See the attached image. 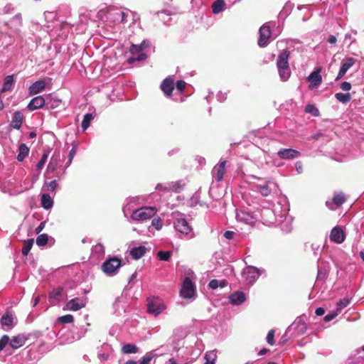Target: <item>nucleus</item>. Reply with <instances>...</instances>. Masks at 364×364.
Listing matches in <instances>:
<instances>
[{
    "label": "nucleus",
    "mask_w": 364,
    "mask_h": 364,
    "mask_svg": "<svg viewBox=\"0 0 364 364\" xmlns=\"http://www.w3.org/2000/svg\"><path fill=\"white\" fill-rule=\"evenodd\" d=\"M48 236L46 234H41L36 238V244L38 246H44L48 243Z\"/></svg>",
    "instance_id": "nucleus-38"
},
{
    "label": "nucleus",
    "mask_w": 364,
    "mask_h": 364,
    "mask_svg": "<svg viewBox=\"0 0 364 364\" xmlns=\"http://www.w3.org/2000/svg\"><path fill=\"white\" fill-rule=\"evenodd\" d=\"M268 351H269V350L267 348H264L262 350H260V351L258 353V355H263L266 354L267 352H268Z\"/></svg>",
    "instance_id": "nucleus-62"
},
{
    "label": "nucleus",
    "mask_w": 364,
    "mask_h": 364,
    "mask_svg": "<svg viewBox=\"0 0 364 364\" xmlns=\"http://www.w3.org/2000/svg\"><path fill=\"white\" fill-rule=\"evenodd\" d=\"M171 251H160L158 252L157 256L160 260L168 261L171 256Z\"/></svg>",
    "instance_id": "nucleus-40"
},
{
    "label": "nucleus",
    "mask_w": 364,
    "mask_h": 364,
    "mask_svg": "<svg viewBox=\"0 0 364 364\" xmlns=\"http://www.w3.org/2000/svg\"><path fill=\"white\" fill-rule=\"evenodd\" d=\"M208 287L212 289H216L219 287V281L218 279H212L209 284Z\"/></svg>",
    "instance_id": "nucleus-51"
},
{
    "label": "nucleus",
    "mask_w": 364,
    "mask_h": 364,
    "mask_svg": "<svg viewBox=\"0 0 364 364\" xmlns=\"http://www.w3.org/2000/svg\"><path fill=\"white\" fill-rule=\"evenodd\" d=\"M139 348L134 344L127 343L122 347V352L125 354L136 353Z\"/></svg>",
    "instance_id": "nucleus-26"
},
{
    "label": "nucleus",
    "mask_w": 364,
    "mask_h": 364,
    "mask_svg": "<svg viewBox=\"0 0 364 364\" xmlns=\"http://www.w3.org/2000/svg\"><path fill=\"white\" fill-rule=\"evenodd\" d=\"M46 83L44 80H40L33 83L29 87V94L36 95L46 89Z\"/></svg>",
    "instance_id": "nucleus-17"
},
{
    "label": "nucleus",
    "mask_w": 364,
    "mask_h": 364,
    "mask_svg": "<svg viewBox=\"0 0 364 364\" xmlns=\"http://www.w3.org/2000/svg\"><path fill=\"white\" fill-rule=\"evenodd\" d=\"M151 224L156 230H161L162 228L161 220L159 218L153 219Z\"/></svg>",
    "instance_id": "nucleus-48"
},
{
    "label": "nucleus",
    "mask_w": 364,
    "mask_h": 364,
    "mask_svg": "<svg viewBox=\"0 0 364 364\" xmlns=\"http://www.w3.org/2000/svg\"><path fill=\"white\" fill-rule=\"evenodd\" d=\"M229 299L231 304L234 305H240L246 300V296L244 292L237 291L232 293L230 296Z\"/></svg>",
    "instance_id": "nucleus-19"
},
{
    "label": "nucleus",
    "mask_w": 364,
    "mask_h": 364,
    "mask_svg": "<svg viewBox=\"0 0 364 364\" xmlns=\"http://www.w3.org/2000/svg\"><path fill=\"white\" fill-rule=\"evenodd\" d=\"M33 245V239H28V240L24 241L23 246L22 250H21L22 254L24 256L28 255Z\"/></svg>",
    "instance_id": "nucleus-33"
},
{
    "label": "nucleus",
    "mask_w": 364,
    "mask_h": 364,
    "mask_svg": "<svg viewBox=\"0 0 364 364\" xmlns=\"http://www.w3.org/2000/svg\"><path fill=\"white\" fill-rule=\"evenodd\" d=\"M58 321L62 323H70L74 321V317L70 314H67L58 318Z\"/></svg>",
    "instance_id": "nucleus-44"
},
{
    "label": "nucleus",
    "mask_w": 364,
    "mask_h": 364,
    "mask_svg": "<svg viewBox=\"0 0 364 364\" xmlns=\"http://www.w3.org/2000/svg\"><path fill=\"white\" fill-rule=\"evenodd\" d=\"M26 341V338L23 335L14 336L10 341V346L12 348L16 349L23 346Z\"/></svg>",
    "instance_id": "nucleus-21"
},
{
    "label": "nucleus",
    "mask_w": 364,
    "mask_h": 364,
    "mask_svg": "<svg viewBox=\"0 0 364 364\" xmlns=\"http://www.w3.org/2000/svg\"><path fill=\"white\" fill-rule=\"evenodd\" d=\"M146 48L145 41L142 42L141 44H132L130 47L129 52L132 54H135L141 52Z\"/></svg>",
    "instance_id": "nucleus-36"
},
{
    "label": "nucleus",
    "mask_w": 364,
    "mask_h": 364,
    "mask_svg": "<svg viewBox=\"0 0 364 364\" xmlns=\"http://www.w3.org/2000/svg\"><path fill=\"white\" fill-rule=\"evenodd\" d=\"M355 59L353 58H348L345 60V61L342 63V65L340 68L338 74L336 78V80L341 79L348 71L349 68H350L355 63Z\"/></svg>",
    "instance_id": "nucleus-15"
},
{
    "label": "nucleus",
    "mask_w": 364,
    "mask_h": 364,
    "mask_svg": "<svg viewBox=\"0 0 364 364\" xmlns=\"http://www.w3.org/2000/svg\"><path fill=\"white\" fill-rule=\"evenodd\" d=\"M224 0H216L212 5V10L213 14H219L225 7Z\"/></svg>",
    "instance_id": "nucleus-27"
},
{
    "label": "nucleus",
    "mask_w": 364,
    "mask_h": 364,
    "mask_svg": "<svg viewBox=\"0 0 364 364\" xmlns=\"http://www.w3.org/2000/svg\"><path fill=\"white\" fill-rule=\"evenodd\" d=\"M14 83L13 75H8L5 77L1 92H6L11 89Z\"/></svg>",
    "instance_id": "nucleus-32"
},
{
    "label": "nucleus",
    "mask_w": 364,
    "mask_h": 364,
    "mask_svg": "<svg viewBox=\"0 0 364 364\" xmlns=\"http://www.w3.org/2000/svg\"><path fill=\"white\" fill-rule=\"evenodd\" d=\"M161 89L166 97H171L174 90L173 80L171 77L165 78L161 84Z\"/></svg>",
    "instance_id": "nucleus-12"
},
{
    "label": "nucleus",
    "mask_w": 364,
    "mask_h": 364,
    "mask_svg": "<svg viewBox=\"0 0 364 364\" xmlns=\"http://www.w3.org/2000/svg\"><path fill=\"white\" fill-rule=\"evenodd\" d=\"M46 104V100L43 96H37L33 97L28 103L27 108L30 111H34L36 109L43 107Z\"/></svg>",
    "instance_id": "nucleus-14"
},
{
    "label": "nucleus",
    "mask_w": 364,
    "mask_h": 364,
    "mask_svg": "<svg viewBox=\"0 0 364 364\" xmlns=\"http://www.w3.org/2000/svg\"><path fill=\"white\" fill-rule=\"evenodd\" d=\"M321 68H317L314 72H312L309 77H307V80L310 82L309 85V88L310 90H314L318 87L322 83V77L321 75Z\"/></svg>",
    "instance_id": "nucleus-8"
},
{
    "label": "nucleus",
    "mask_w": 364,
    "mask_h": 364,
    "mask_svg": "<svg viewBox=\"0 0 364 364\" xmlns=\"http://www.w3.org/2000/svg\"><path fill=\"white\" fill-rule=\"evenodd\" d=\"M48 157V152H44L41 160L36 164V168L38 171H41L45 163L46 162Z\"/></svg>",
    "instance_id": "nucleus-42"
},
{
    "label": "nucleus",
    "mask_w": 364,
    "mask_h": 364,
    "mask_svg": "<svg viewBox=\"0 0 364 364\" xmlns=\"http://www.w3.org/2000/svg\"><path fill=\"white\" fill-rule=\"evenodd\" d=\"M94 119V115L91 113H87L84 115L83 120L81 124V127L83 131H85L90 124V122Z\"/></svg>",
    "instance_id": "nucleus-30"
},
{
    "label": "nucleus",
    "mask_w": 364,
    "mask_h": 364,
    "mask_svg": "<svg viewBox=\"0 0 364 364\" xmlns=\"http://www.w3.org/2000/svg\"><path fill=\"white\" fill-rule=\"evenodd\" d=\"M277 154L282 159H293L301 156L299 151L292 149H282L278 151Z\"/></svg>",
    "instance_id": "nucleus-10"
},
{
    "label": "nucleus",
    "mask_w": 364,
    "mask_h": 364,
    "mask_svg": "<svg viewBox=\"0 0 364 364\" xmlns=\"http://www.w3.org/2000/svg\"><path fill=\"white\" fill-rule=\"evenodd\" d=\"M315 313L316 316H321L325 314V309L322 307H318L316 309Z\"/></svg>",
    "instance_id": "nucleus-58"
},
{
    "label": "nucleus",
    "mask_w": 364,
    "mask_h": 364,
    "mask_svg": "<svg viewBox=\"0 0 364 364\" xmlns=\"http://www.w3.org/2000/svg\"><path fill=\"white\" fill-rule=\"evenodd\" d=\"M259 37L258 39V45L259 47H265L269 43V40L272 36V31L269 26L264 24L259 30Z\"/></svg>",
    "instance_id": "nucleus-7"
},
{
    "label": "nucleus",
    "mask_w": 364,
    "mask_h": 364,
    "mask_svg": "<svg viewBox=\"0 0 364 364\" xmlns=\"http://www.w3.org/2000/svg\"><path fill=\"white\" fill-rule=\"evenodd\" d=\"M157 212V209L152 206H144L134 210L132 214V219L136 221H144L151 218Z\"/></svg>",
    "instance_id": "nucleus-2"
},
{
    "label": "nucleus",
    "mask_w": 364,
    "mask_h": 364,
    "mask_svg": "<svg viewBox=\"0 0 364 364\" xmlns=\"http://www.w3.org/2000/svg\"><path fill=\"white\" fill-rule=\"evenodd\" d=\"M296 171L299 173H301L303 172V164L301 161H299L295 164Z\"/></svg>",
    "instance_id": "nucleus-55"
},
{
    "label": "nucleus",
    "mask_w": 364,
    "mask_h": 364,
    "mask_svg": "<svg viewBox=\"0 0 364 364\" xmlns=\"http://www.w3.org/2000/svg\"><path fill=\"white\" fill-rule=\"evenodd\" d=\"M165 187H166V186H163L162 184H158V185L156 186V188L157 190H159V191H166L164 190V188H165Z\"/></svg>",
    "instance_id": "nucleus-64"
},
{
    "label": "nucleus",
    "mask_w": 364,
    "mask_h": 364,
    "mask_svg": "<svg viewBox=\"0 0 364 364\" xmlns=\"http://www.w3.org/2000/svg\"><path fill=\"white\" fill-rule=\"evenodd\" d=\"M337 316V314L336 313H331V314H327L326 316H325L324 317V321L326 322H328V321H331V320H333L334 318H336V316Z\"/></svg>",
    "instance_id": "nucleus-56"
},
{
    "label": "nucleus",
    "mask_w": 364,
    "mask_h": 364,
    "mask_svg": "<svg viewBox=\"0 0 364 364\" xmlns=\"http://www.w3.org/2000/svg\"><path fill=\"white\" fill-rule=\"evenodd\" d=\"M146 252V248L144 246L134 247L130 250V255L134 259L141 258Z\"/></svg>",
    "instance_id": "nucleus-23"
},
{
    "label": "nucleus",
    "mask_w": 364,
    "mask_h": 364,
    "mask_svg": "<svg viewBox=\"0 0 364 364\" xmlns=\"http://www.w3.org/2000/svg\"><path fill=\"white\" fill-rule=\"evenodd\" d=\"M186 85V83L183 80H178L176 82V88L180 92V93L184 90Z\"/></svg>",
    "instance_id": "nucleus-49"
},
{
    "label": "nucleus",
    "mask_w": 364,
    "mask_h": 364,
    "mask_svg": "<svg viewBox=\"0 0 364 364\" xmlns=\"http://www.w3.org/2000/svg\"><path fill=\"white\" fill-rule=\"evenodd\" d=\"M23 116L21 112L16 111L14 113L11 126L15 129H20L23 123Z\"/></svg>",
    "instance_id": "nucleus-20"
},
{
    "label": "nucleus",
    "mask_w": 364,
    "mask_h": 364,
    "mask_svg": "<svg viewBox=\"0 0 364 364\" xmlns=\"http://www.w3.org/2000/svg\"><path fill=\"white\" fill-rule=\"evenodd\" d=\"M335 97L337 100L342 103H348L351 100V95L348 92L342 93L338 92L335 95Z\"/></svg>",
    "instance_id": "nucleus-29"
},
{
    "label": "nucleus",
    "mask_w": 364,
    "mask_h": 364,
    "mask_svg": "<svg viewBox=\"0 0 364 364\" xmlns=\"http://www.w3.org/2000/svg\"><path fill=\"white\" fill-rule=\"evenodd\" d=\"M180 294L182 297L186 299H191L193 297L195 294V286L189 277L185 278Z\"/></svg>",
    "instance_id": "nucleus-6"
},
{
    "label": "nucleus",
    "mask_w": 364,
    "mask_h": 364,
    "mask_svg": "<svg viewBox=\"0 0 364 364\" xmlns=\"http://www.w3.org/2000/svg\"><path fill=\"white\" fill-rule=\"evenodd\" d=\"M305 112L314 116H318L319 113L318 109L314 105H307L305 107Z\"/></svg>",
    "instance_id": "nucleus-43"
},
{
    "label": "nucleus",
    "mask_w": 364,
    "mask_h": 364,
    "mask_svg": "<svg viewBox=\"0 0 364 364\" xmlns=\"http://www.w3.org/2000/svg\"><path fill=\"white\" fill-rule=\"evenodd\" d=\"M261 275V271L252 266L245 267L242 272V277L247 286H252Z\"/></svg>",
    "instance_id": "nucleus-3"
},
{
    "label": "nucleus",
    "mask_w": 364,
    "mask_h": 364,
    "mask_svg": "<svg viewBox=\"0 0 364 364\" xmlns=\"http://www.w3.org/2000/svg\"><path fill=\"white\" fill-rule=\"evenodd\" d=\"M332 200L335 205L341 206L346 202V198L343 193H339L334 196Z\"/></svg>",
    "instance_id": "nucleus-31"
},
{
    "label": "nucleus",
    "mask_w": 364,
    "mask_h": 364,
    "mask_svg": "<svg viewBox=\"0 0 364 364\" xmlns=\"http://www.w3.org/2000/svg\"><path fill=\"white\" fill-rule=\"evenodd\" d=\"M122 265V260L117 257L107 259L102 264V270L108 275L115 274Z\"/></svg>",
    "instance_id": "nucleus-4"
},
{
    "label": "nucleus",
    "mask_w": 364,
    "mask_h": 364,
    "mask_svg": "<svg viewBox=\"0 0 364 364\" xmlns=\"http://www.w3.org/2000/svg\"><path fill=\"white\" fill-rule=\"evenodd\" d=\"M57 181L56 180H53L50 182H47L45 183L44 187L47 191L54 192L57 188Z\"/></svg>",
    "instance_id": "nucleus-41"
},
{
    "label": "nucleus",
    "mask_w": 364,
    "mask_h": 364,
    "mask_svg": "<svg viewBox=\"0 0 364 364\" xmlns=\"http://www.w3.org/2000/svg\"><path fill=\"white\" fill-rule=\"evenodd\" d=\"M87 304L86 298H74L70 300L66 304V308L68 310L76 311L84 307H85Z\"/></svg>",
    "instance_id": "nucleus-9"
},
{
    "label": "nucleus",
    "mask_w": 364,
    "mask_h": 364,
    "mask_svg": "<svg viewBox=\"0 0 364 364\" xmlns=\"http://www.w3.org/2000/svg\"><path fill=\"white\" fill-rule=\"evenodd\" d=\"M290 52L287 50H284L278 55L277 60V67L280 76L283 81L289 79L291 75V71L289 65V58Z\"/></svg>",
    "instance_id": "nucleus-1"
},
{
    "label": "nucleus",
    "mask_w": 364,
    "mask_h": 364,
    "mask_svg": "<svg viewBox=\"0 0 364 364\" xmlns=\"http://www.w3.org/2000/svg\"><path fill=\"white\" fill-rule=\"evenodd\" d=\"M63 293V288L59 287L57 289H53L49 294V299L50 300L54 299V300H59L60 296Z\"/></svg>",
    "instance_id": "nucleus-37"
},
{
    "label": "nucleus",
    "mask_w": 364,
    "mask_h": 364,
    "mask_svg": "<svg viewBox=\"0 0 364 364\" xmlns=\"http://www.w3.org/2000/svg\"><path fill=\"white\" fill-rule=\"evenodd\" d=\"M60 104H61L60 100H58L56 98H53L50 101L49 109H54L57 108L58 107H59L60 105Z\"/></svg>",
    "instance_id": "nucleus-45"
},
{
    "label": "nucleus",
    "mask_w": 364,
    "mask_h": 364,
    "mask_svg": "<svg viewBox=\"0 0 364 364\" xmlns=\"http://www.w3.org/2000/svg\"><path fill=\"white\" fill-rule=\"evenodd\" d=\"M216 357V353L214 351L207 352L205 355V363L215 364Z\"/></svg>",
    "instance_id": "nucleus-39"
},
{
    "label": "nucleus",
    "mask_w": 364,
    "mask_h": 364,
    "mask_svg": "<svg viewBox=\"0 0 364 364\" xmlns=\"http://www.w3.org/2000/svg\"><path fill=\"white\" fill-rule=\"evenodd\" d=\"M29 151V148L25 144H21L18 149V154L16 157L17 160L18 161H23L28 155Z\"/></svg>",
    "instance_id": "nucleus-24"
},
{
    "label": "nucleus",
    "mask_w": 364,
    "mask_h": 364,
    "mask_svg": "<svg viewBox=\"0 0 364 364\" xmlns=\"http://www.w3.org/2000/svg\"><path fill=\"white\" fill-rule=\"evenodd\" d=\"M46 222L43 221L40 223V225L36 228V233L39 234L45 228Z\"/></svg>",
    "instance_id": "nucleus-57"
},
{
    "label": "nucleus",
    "mask_w": 364,
    "mask_h": 364,
    "mask_svg": "<svg viewBox=\"0 0 364 364\" xmlns=\"http://www.w3.org/2000/svg\"><path fill=\"white\" fill-rule=\"evenodd\" d=\"M328 42L331 44H334L337 42V38L333 35H330L328 38Z\"/></svg>",
    "instance_id": "nucleus-61"
},
{
    "label": "nucleus",
    "mask_w": 364,
    "mask_h": 364,
    "mask_svg": "<svg viewBox=\"0 0 364 364\" xmlns=\"http://www.w3.org/2000/svg\"><path fill=\"white\" fill-rule=\"evenodd\" d=\"M13 316L11 314L6 313L2 316L1 323L3 326H11L13 324Z\"/></svg>",
    "instance_id": "nucleus-34"
},
{
    "label": "nucleus",
    "mask_w": 364,
    "mask_h": 364,
    "mask_svg": "<svg viewBox=\"0 0 364 364\" xmlns=\"http://www.w3.org/2000/svg\"><path fill=\"white\" fill-rule=\"evenodd\" d=\"M226 161H220L217 166H215L213 171L216 172V181H221L226 173Z\"/></svg>",
    "instance_id": "nucleus-18"
},
{
    "label": "nucleus",
    "mask_w": 364,
    "mask_h": 364,
    "mask_svg": "<svg viewBox=\"0 0 364 364\" xmlns=\"http://www.w3.org/2000/svg\"><path fill=\"white\" fill-rule=\"evenodd\" d=\"M274 331L270 330L268 332L267 336V342L271 346L274 345Z\"/></svg>",
    "instance_id": "nucleus-47"
},
{
    "label": "nucleus",
    "mask_w": 364,
    "mask_h": 364,
    "mask_svg": "<svg viewBox=\"0 0 364 364\" xmlns=\"http://www.w3.org/2000/svg\"><path fill=\"white\" fill-rule=\"evenodd\" d=\"M183 187L184 184H183L181 181H172L168 183V186H166L164 190L166 192L173 191L175 193H179L183 189Z\"/></svg>",
    "instance_id": "nucleus-22"
},
{
    "label": "nucleus",
    "mask_w": 364,
    "mask_h": 364,
    "mask_svg": "<svg viewBox=\"0 0 364 364\" xmlns=\"http://www.w3.org/2000/svg\"><path fill=\"white\" fill-rule=\"evenodd\" d=\"M234 234L235 233L232 231H226L224 233V237L228 240H231L233 238Z\"/></svg>",
    "instance_id": "nucleus-60"
},
{
    "label": "nucleus",
    "mask_w": 364,
    "mask_h": 364,
    "mask_svg": "<svg viewBox=\"0 0 364 364\" xmlns=\"http://www.w3.org/2000/svg\"><path fill=\"white\" fill-rule=\"evenodd\" d=\"M237 218L238 220L243 222L246 224H248L251 226H253L256 223V220L253 217V215L251 213H247V212L242 211V212L237 213Z\"/></svg>",
    "instance_id": "nucleus-16"
},
{
    "label": "nucleus",
    "mask_w": 364,
    "mask_h": 364,
    "mask_svg": "<svg viewBox=\"0 0 364 364\" xmlns=\"http://www.w3.org/2000/svg\"><path fill=\"white\" fill-rule=\"evenodd\" d=\"M175 228L182 234L188 235L191 231V228L186 220L178 218L174 223Z\"/></svg>",
    "instance_id": "nucleus-11"
},
{
    "label": "nucleus",
    "mask_w": 364,
    "mask_h": 364,
    "mask_svg": "<svg viewBox=\"0 0 364 364\" xmlns=\"http://www.w3.org/2000/svg\"><path fill=\"white\" fill-rule=\"evenodd\" d=\"M256 188L263 196H268L271 193V190L267 184L257 185Z\"/></svg>",
    "instance_id": "nucleus-35"
},
{
    "label": "nucleus",
    "mask_w": 364,
    "mask_h": 364,
    "mask_svg": "<svg viewBox=\"0 0 364 364\" xmlns=\"http://www.w3.org/2000/svg\"><path fill=\"white\" fill-rule=\"evenodd\" d=\"M153 356L151 354H146L145 356H144L141 364H149Z\"/></svg>",
    "instance_id": "nucleus-52"
},
{
    "label": "nucleus",
    "mask_w": 364,
    "mask_h": 364,
    "mask_svg": "<svg viewBox=\"0 0 364 364\" xmlns=\"http://www.w3.org/2000/svg\"><path fill=\"white\" fill-rule=\"evenodd\" d=\"M330 240L338 244L342 243L345 240L343 230L340 227L333 228L331 231Z\"/></svg>",
    "instance_id": "nucleus-13"
},
{
    "label": "nucleus",
    "mask_w": 364,
    "mask_h": 364,
    "mask_svg": "<svg viewBox=\"0 0 364 364\" xmlns=\"http://www.w3.org/2000/svg\"><path fill=\"white\" fill-rule=\"evenodd\" d=\"M147 58V55L146 53H141L136 58V61H142Z\"/></svg>",
    "instance_id": "nucleus-59"
},
{
    "label": "nucleus",
    "mask_w": 364,
    "mask_h": 364,
    "mask_svg": "<svg viewBox=\"0 0 364 364\" xmlns=\"http://www.w3.org/2000/svg\"><path fill=\"white\" fill-rule=\"evenodd\" d=\"M348 304H349L348 299H344L340 300L338 302L337 305H338V309H341L346 307L348 305Z\"/></svg>",
    "instance_id": "nucleus-50"
},
{
    "label": "nucleus",
    "mask_w": 364,
    "mask_h": 364,
    "mask_svg": "<svg viewBox=\"0 0 364 364\" xmlns=\"http://www.w3.org/2000/svg\"><path fill=\"white\" fill-rule=\"evenodd\" d=\"M10 338L9 336L4 335L0 339V351L4 348V347L9 342Z\"/></svg>",
    "instance_id": "nucleus-46"
},
{
    "label": "nucleus",
    "mask_w": 364,
    "mask_h": 364,
    "mask_svg": "<svg viewBox=\"0 0 364 364\" xmlns=\"http://www.w3.org/2000/svg\"><path fill=\"white\" fill-rule=\"evenodd\" d=\"M341 88L343 91H349L351 89V85L350 82L345 81L341 84Z\"/></svg>",
    "instance_id": "nucleus-53"
},
{
    "label": "nucleus",
    "mask_w": 364,
    "mask_h": 364,
    "mask_svg": "<svg viewBox=\"0 0 364 364\" xmlns=\"http://www.w3.org/2000/svg\"><path fill=\"white\" fill-rule=\"evenodd\" d=\"M41 205L45 209H50L53 205V200L50 196V195L47 193H43L41 196Z\"/></svg>",
    "instance_id": "nucleus-25"
},
{
    "label": "nucleus",
    "mask_w": 364,
    "mask_h": 364,
    "mask_svg": "<svg viewBox=\"0 0 364 364\" xmlns=\"http://www.w3.org/2000/svg\"><path fill=\"white\" fill-rule=\"evenodd\" d=\"M227 286V281L223 279L221 281H219V287H225Z\"/></svg>",
    "instance_id": "nucleus-63"
},
{
    "label": "nucleus",
    "mask_w": 364,
    "mask_h": 364,
    "mask_svg": "<svg viewBox=\"0 0 364 364\" xmlns=\"http://www.w3.org/2000/svg\"><path fill=\"white\" fill-rule=\"evenodd\" d=\"M75 154H76V149H75V147H73V149L70 151V153H69V155H68V158H69L68 163H69V164H71L73 158L75 156Z\"/></svg>",
    "instance_id": "nucleus-54"
},
{
    "label": "nucleus",
    "mask_w": 364,
    "mask_h": 364,
    "mask_svg": "<svg viewBox=\"0 0 364 364\" xmlns=\"http://www.w3.org/2000/svg\"><path fill=\"white\" fill-rule=\"evenodd\" d=\"M294 326H295V329L299 334H304L306 331V325L305 322L301 319L296 320L294 323Z\"/></svg>",
    "instance_id": "nucleus-28"
},
{
    "label": "nucleus",
    "mask_w": 364,
    "mask_h": 364,
    "mask_svg": "<svg viewBox=\"0 0 364 364\" xmlns=\"http://www.w3.org/2000/svg\"><path fill=\"white\" fill-rule=\"evenodd\" d=\"M165 309L164 304L158 297H149L147 299V310L149 314L158 316Z\"/></svg>",
    "instance_id": "nucleus-5"
}]
</instances>
